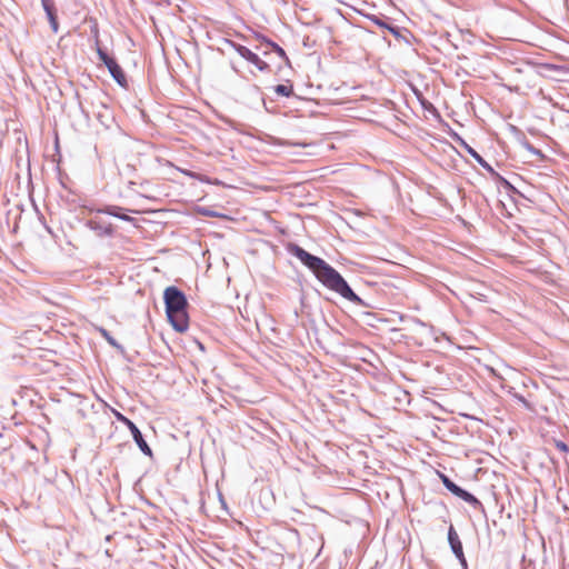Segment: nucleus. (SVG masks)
<instances>
[{
	"mask_svg": "<svg viewBox=\"0 0 569 569\" xmlns=\"http://www.w3.org/2000/svg\"><path fill=\"white\" fill-rule=\"evenodd\" d=\"M117 418L120 422H122L124 426L128 427V423L129 422H132L130 419H128L127 417L122 416L121 413H118L117 415Z\"/></svg>",
	"mask_w": 569,
	"mask_h": 569,
	"instance_id": "a211bd4d",
	"label": "nucleus"
},
{
	"mask_svg": "<svg viewBox=\"0 0 569 569\" xmlns=\"http://www.w3.org/2000/svg\"><path fill=\"white\" fill-rule=\"evenodd\" d=\"M288 250L309 268L326 288L340 295L348 301L362 305L361 298L352 291L342 276L323 259L309 253L298 244H290Z\"/></svg>",
	"mask_w": 569,
	"mask_h": 569,
	"instance_id": "f257e3e1",
	"label": "nucleus"
},
{
	"mask_svg": "<svg viewBox=\"0 0 569 569\" xmlns=\"http://www.w3.org/2000/svg\"><path fill=\"white\" fill-rule=\"evenodd\" d=\"M441 479L446 489H448L455 496L459 495V490L461 489V487L456 485L453 481H451L448 477L443 475L441 476Z\"/></svg>",
	"mask_w": 569,
	"mask_h": 569,
	"instance_id": "9b49d317",
	"label": "nucleus"
},
{
	"mask_svg": "<svg viewBox=\"0 0 569 569\" xmlns=\"http://www.w3.org/2000/svg\"><path fill=\"white\" fill-rule=\"evenodd\" d=\"M274 92L282 97H290L292 94V87L284 84H277L274 87Z\"/></svg>",
	"mask_w": 569,
	"mask_h": 569,
	"instance_id": "ddd939ff",
	"label": "nucleus"
},
{
	"mask_svg": "<svg viewBox=\"0 0 569 569\" xmlns=\"http://www.w3.org/2000/svg\"><path fill=\"white\" fill-rule=\"evenodd\" d=\"M518 400L521 401L522 403L527 405V401L526 399L522 397V396H517Z\"/></svg>",
	"mask_w": 569,
	"mask_h": 569,
	"instance_id": "5701e85b",
	"label": "nucleus"
},
{
	"mask_svg": "<svg viewBox=\"0 0 569 569\" xmlns=\"http://www.w3.org/2000/svg\"><path fill=\"white\" fill-rule=\"evenodd\" d=\"M42 8L47 14L50 27L54 33L59 31V23L56 13V7L52 0H41Z\"/></svg>",
	"mask_w": 569,
	"mask_h": 569,
	"instance_id": "423d86ee",
	"label": "nucleus"
},
{
	"mask_svg": "<svg viewBox=\"0 0 569 569\" xmlns=\"http://www.w3.org/2000/svg\"><path fill=\"white\" fill-rule=\"evenodd\" d=\"M166 313L169 322L178 332H184L189 327V317L187 313L186 295L174 286L166 288L163 292Z\"/></svg>",
	"mask_w": 569,
	"mask_h": 569,
	"instance_id": "f03ea898",
	"label": "nucleus"
},
{
	"mask_svg": "<svg viewBox=\"0 0 569 569\" xmlns=\"http://www.w3.org/2000/svg\"><path fill=\"white\" fill-rule=\"evenodd\" d=\"M184 173H186L187 176H189V177H192V178H196V177H197V178H199V177H198L196 173H193V172L186 171Z\"/></svg>",
	"mask_w": 569,
	"mask_h": 569,
	"instance_id": "4be33fe9",
	"label": "nucleus"
},
{
	"mask_svg": "<svg viewBox=\"0 0 569 569\" xmlns=\"http://www.w3.org/2000/svg\"><path fill=\"white\" fill-rule=\"evenodd\" d=\"M97 53L99 56L100 61H102L104 66L109 63V60H113V58L109 57L108 53L103 51L101 48H98Z\"/></svg>",
	"mask_w": 569,
	"mask_h": 569,
	"instance_id": "dca6fc26",
	"label": "nucleus"
},
{
	"mask_svg": "<svg viewBox=\"0 0 569 569\" xmlns=\"http://www.w3.org/2000/svg\"><path fill=\"white\" fill-rule=\"evenodd\" d=\"M376 22H377V24H379L380 27L388 28L389 30H391L392 32H395V33H396L395 29H393V28H391V27H388L385 22H381V21H379V20H377Z\"/></svg>",
	"mask_w": 569,
	"mask_h": 569,
	"instance_id": "412c9836",
	"label": "nucleus"
},
{
	"mask_svg": "<svg viewBox=\"0 0 569 569\" xmlns=\"http://www.w3.org/2000/svg\"><path fill=\"white\" fill-rule=\"evenodd\" d=\"M128 429L130 430L132 438H133L134 442L137 443V446L139 447V449L146 456L151 457L152 450L149 447V445L146 442V440L143 439V436H142L141 431L139 430V428L133 422H129Z\"/></svg>",
	"mask_w": 569,
	"mask_h": 569,
	"instance_id": "39448f33",
	"label": "nucleus"
},
{
	"mask_svg": "<svg viewBox=\"0 0 569 569\" xmlns=\"http://www.w3.org/2000/svg\"><path fill=\"white\" fill-rule=\"evenodd\" d=\"M267 44L270 46L278 53V56L280 58H287L284 50L281 47H279L277 43H274L270 40H267Z\"/></svg>",
	"mask_w": 569,
	"mask_h": 569,
	"instance_id": "2eb2a0df",
	"label": "nucleus"
},
{
	"mask_svg": "<svg viewBox=\"0 0 569 569\" xmlns=\"http://www.w3.org/2000/svg\"><path fill=\"white\" fill-rule=\"evenodd\" d=\"M556 446H557V448H558L560 451H563V452H567V451H568V446H567L565 442H562V441H558V442L556 443Z\"/></svg>",
	"mask_w": 569,
	"mask_h": 569,
	"instance_id": "6ab92c4d",
	"label": "nucleus"
},
{
	"mask_svg": "<svg viewBox=\"0 0 569 569\" xmlns=\"http://www.w3.org/2000/svg\"><path fill=\"white\" fill-rule=\"evenodd\" d=\"M87 224H88V227H89L91 230L100 231V232H102V233H107V234H110V233H111V229H110V228L102 227L99 222H97V221H94V220H89Z\"/></svg>",
	"mask_w": 569,
	"mask_h": 569,
	"instance_id": "f8f14e48",
	"label": "nucleus"
},
{
	"mask_svg": "<svg viewBox=\"0 0 569 569\" xmlns=\"http://www.w3.org/2000/svg\"><path fill=\"white\" fill-rule=\"evenodd\" d=\"M97 53L99 56L100 61H102L104 66L109 63V60H113V58L109 57L108 53L103 51L101 48H98Z\"/></svg>",
	"mask_w": 569,
	"mask_h": 569,
	"instance_id": "f3484780",
	"label": "nucleus"
},
{
	"mask_svg": "<svg viewBox=\"0 0 569 569\" xmlns=\"http://www.w3.org/2000/svg\"><path fill=\"white\" fill-rule=\"evenodd\" d=\"M230 43L234 48V50L239 53L240 57H242L248 62H250L253 66H256L259 71H267V70H269V64L266 61L261 60L259 58V56L256 54L254 52H252L250 49H248L244 46L234 43V42H230Z\"/></svg>",
	"mask_w": 569,
	"mask_h": 569,
	"instance_id": "7ed1b4c3",
	"label": "nucleus"
},
{
	"mask_svg": "<svg viewBox=\"0 0 569 569\" xmlns=\"http://www.w3.org/2000/svg\"><path fill=\"white\" fill-rule=\"evenodd\" d=\"M448 540H449L452 552L460 560L461 566L466 569L467 561L463 556L462 543L459 539L458 533L456 532V530L452 526H450V528L448 530Z\"/></svg>",
	"mask_w": 569,
	"mask_h": 569,
	"instance_id": "20e7f679",
	"label": "nucleus"
},
{
	"mask_svg": "<svg viewBox=\"0 0 569 569\" xmlns=\"http://www.w3.org/2000/svg\"><path fill=\"white\" fill-rule=\"evenodd\" d=\"M466 149L468 151V153L482 167L485 168L486 170L492 172L493 169L491 168V166L475 150L472 149L470 146L466 144Z\"/></svg>",
	"mask_w": 569,
	"mask_h": 569,
	"instance_id": "9d476101",
	"label": "nucleus"
},
{
	"mask_svg": "<svg viewBox=\"0 0 569 569\" xmlns=\"http://www.w3.org/2000/svg\"><path fill=\"white\" fill-rule=\"evenodd\" d=\"M99 332L101 333V336L113 347H120L117 341L112 338V336L109 333L108 330H106L104 328H99Z\"/></svg>",
	"mask_w": 569,
	"mask_h": 569,
	"instance_id": "4468645a",
	"label": "nucleus"
},
{
	"mask_svg": "<svg viewBox=\"0 0 569 569\" xmlns=\"http://www.w3.org/2000/svg\"><path fill=\"white\" fill-rule=\"evenodd\" d=\"M458 498L462 499L463 501L468 502L470 506H472L475 509H478V510H482L483 511V506L482 503L480 502V500H478L473 495H471L470 492H468L467 490L465 489H460L459 490V495H457Z\"/></svg>",
	"mask_w": 569,
	"mask_h": 569,
	"instance_id": "6e6552de",
	"label": "nucleus"
},
{
	"mask_svg": "<svg viewBox=\"0 0 569 569\" xmlns=\"http://www.w3.org/2000/svg\"><path fill=\"white\" fill-rule=\"evenodd\" d=\"M111 74V77L114 79V81L121 86H127V78L122 70V68L118 64V62L113 60H109V63L106 66Z\"/></svg>",
	"mask_w": 569,
	"mask_h": 569,
	"instance_id": "0eeeda50",
	"label": "nucleus"
},
{
	"mask_svg": "<svg viewBox=\"0 0 569 569\" xmlns=\"http://www.w3.org/2000/svg\"><path fill=\"white\" fill-rule=\"evenodd\" d=\"M121 210H122V208H120V207L108 206L104 209H99L98 211L107 213V214L112 216V217H116V218H118L120 220H123V221H131L132 218L129 217L128 214L122 213Z\"/></svg>",
	"mask_w": 569,
	"mask_h": 569,
	"instance_id": "1a4fd4ad",
	"label": "nucleus"
},
{
	"mask_svg": "<svg viewBox=\"0 0 569 569\" xmlns=\"http://www.w3.org/2000/svg\"><path fill=\"white\" fill-rule=\"evenodd\" d=\"M201 212H202V214H204L207 217H218V213H216L214 211L208 210V209H203Z\"/></svg>",
	"mask_w": 569,
	"mask_h": 569,
	"instance_id": "aec40b11",
	"label": "nucleus"
}]
</instances>
